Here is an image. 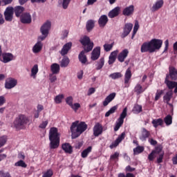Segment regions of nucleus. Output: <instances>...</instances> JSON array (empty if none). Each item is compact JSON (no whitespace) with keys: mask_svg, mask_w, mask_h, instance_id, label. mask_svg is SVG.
I'll use <instances>...</instances> for the list:
<instances>
[{"mask_svg":"<svg viewBox=\"0 0 177 177\" xmlns=\"http://www.w3.org/2000/svg\"><path fill=\"white\" fill-rule=\"evenodd\" d=\"M78 122V121L74 122L71 126L72 139H77L85 132L86 129H88V124L85 122H80L79 124Z\"/></svg>","mask_w":177,"mask_h":177,"instance_id":"obj_1","label":"nucleus"},{"mask_svg":"<svg viewBox=\"0 0 177 177\" xmlns=\"http://www.w3.org/2000/svg\"><path fill=\"white\" fill-rule=\"evenodd\" d=\"M50 149H57L60 145V134L57 128L52 127L49 131Z\"/></svg>","mask_w":177,"mask_h":177,"instance_id":"obj_2","label":"nucleus"},{"mask_svg":"<svg viewBox=\"0 0 177 177\" xmlns=\"http://www.w3.org/2000/svg\"><path fill=\"white\" fill-rule=\"evenodd\" d=\"M28 122H30V118L24 114H20L14 120L13 125L16 129H24Z\"/></svg>","mask_w":177,"mask_h":177,"instance_id":"obj_3","label":"nucleus"},{"mask_svg":"<svg viewBox=\"0 0 177 177\" xmlns=\"http://www.w3.org/2000/svg\"><path fill=\"white\" fill-rule=\"evenodd\" d=\"M52 24L50 21H46L44 23L40 28V32L43 36H39V39L44 41L49 34V30H50Z\"/></svg>","mask_w":177,"mask_h":177,"instance_id":"obj_4","label":"nucleus"},{"mask_svg":"<svg viewBox=\"0 0 177 177\" xmlns=\"http://www.w3.org/2000/svg\"><path fill=\"white\" fill-rule=\"evenodd\" d=\"M127 115H128V108L125 107L122 110L119 118L118 119V121L116 122L115 126L114 127L115 132H117V131L121 128V126L122 124H124V120H125Z\"/></svg>","mask_w":177,"mask_h":177,"instance_id":"obj_5","label":"nucleus"},{"mask_svg":"<svg viewBox=\"0 0 177 177\" xmlns=\"http://www.w3.org/2000/svg\"><path fill=\"white\" fill-rule=\"evenodd\" d=\"M80 42L84 46L85 52H91L93 49V44L91 42V39L88 36H84L80 40Z\"/></svg>","mask_w":177,"mask_h":177,"instance_id":"obj_6","label":"nucleus"},{"mask_svg":"<svg viewBox=\"0 0 177 177\" xmlns=\"http://www.w3.org/2000/svg\"><path fill=\"white\" fill-rule=\"evenodd\" d=\"M151 44V52L154 53L156 50H160L162 46V40L160 39H152L149 41Z\"/></svg>","mask_w":177,"mask_h":177,"instance_id":"obj_7","label":"nucleus"},{"mask_svg":"<svg viewBox=\"0 0 177 177\" xmlns=\"http://www.w3.org/2000/svg\"><path fill=\"white\" fill-rule=\"evenodd\" d=\"M169 77L171 78V81L175 82L177 80V69L174 66L169 67V74L166 75L165 84H167V81H171L169 80Z\"/></svg>","mask_w":177,"mask_h":177,"instance_id":"obj_8","label":"nucleus"},{"mask_svg":"<svg viewBox=\"0 0 177 177\" xmlns=\"http://www.w3.org/2000/svg\"><path fill=\"white\" fill-rule=\"evenodd\" d=\"M15 13V9L12 6L7 7L4 12V17L6 21H12L13 20V15Z\"/></svg>","mask_w":177,"mask_h":177,"instance_id":"obj_9","label":"nucleus"},{"mask_svg":"<svg viewBox=\"0 0 177 177\" xmlns=\"http://www.w3.org/2000/svg\"><path fill=\"white\" fill-rule=\"evenodd\" d=\"M132 28H133V24L131 23H127L123 27V31L120 35L121 38H127L132 31Z\"/></svg>","mask_w":177,"mask_h":177,"instance_id":"obj_10","label":"nucleus"},{"mask_svg":"<svg viewBox=\"0 0 177 177\" xmlns=\"http://www.w3.org/2000/svg\"><path fill=\"white\" fill-rule=\"evenodd\" d=\"M20 21L22 24H31V21H32L31 15L28 12L23 13L20 16Z\"/></svg>","mask_w":177,"mask_h":177,"instance_id":"obj_11","label":"nucleus"},{"mask_svg":"<svg viewBox=\"0 0 177 177\" xmlns=\"http://www.w3.org/2000/svg\"><path fill=\"white\" fill-rule=\"evenodd\" d=\"M93 135L95 138L100 136L103 133V126L100 122H97L93 129Z\"/></svg>","mask_w":177,"mask_h":177,"instance_id":"obj_12","label":"nucleus"},{"mask_svg":"<svg viewBox=\"0 0 177 177\" xmlns=\"http://www.w3.org/2000/svg\"><path fill=\"white\" fill-rule=\"evenodd\" d=\"M16 85H17V80L15 79L10 77V78H8L7 80H6V83H5L6 89H12V88H15Z\"/></svg>","mask_w":177,"mask_h":177,"instance_id":"obj_13","label":"nucleus"},{"mask_svg":"<svg viewBox=\"0 0 177 177\" xmlns=\"http://www.w3.org/2000/svg\"><path fill=\"white\" fill-rule=\"evenodd\" d=\"M3 59H1L0 62L3 63H9V62H12V60H15V56L13 54L10 53H4L1 55Z\"/></svg>","mask_w":177,"mask_h":177,"instance_id":"obj_14","label":"nucleus"},{"mask_svg":"<svg viewBox=\"0 0 177 177\" xmlns=\"http://www.w3.org/2000/svg\"><path fill=\"white\" fill-rule=\"evenodd\" d=\"M128 55H129V50L125 48L122 52H120L118 55V60L120 63H124L127 57H128Z\"/></svg>","mask_w":177,"mask_h":177,"instance_id":"obj_15","label":"nucleus"},{"mask_svg":"<svg viewBox=\"0 0 177 177\" xmlns=\"http://www.w3.org/2000/svg\"><path fill=\"white\" fill-rule=\"evenodd\" d=\"M140 52L141 53H146V52H149V53H153V51H151V46L150 44V41H145L142 44Z\"/></svg>","mask_w":177,"mask_h":177,"instance_id":"obj_16","label":"nucleus"},{"mask_svg":"<svg viewBox=\"0 0 177 177\" xmlns=\"http://www.w3.org/2000/svg\"><path fill=\"white\" fill-rule=\"evenodd\" d=\"M131 78H132V72L131 71V68H128L124 74L125 88H129V84H129V81L131 80Z\"/></svg>","mask_w":177,"mask_h":177,"instance_id":"obj_17","label":"nucleus"},{"mask_svg":"<svg viewBox=\"0 0 177 177\" xmlns=\"http://www.w3.org/2000/svg\"><path fill=\"white\" fill-rule=\"evenodd\" d=\"M150 131L146 129V128H142L141 131V135L140 136V140H142V142H146V140H147L148 138H150Z\"/></svg>","mask_w":177,"mask_h":177,"instance_id":"obj_18","label":"nucleus"},{"mask_svg":"<svg viewBox=\"0 0 177 177\" xmlns=\"http://www.w3.org/2000/svg\"><path fill=\"white\" fill-rule=\"evenodd\" d=\"M107 23H109V17L106 15H102L98 19V25L102 28L106 27Z\"/></svg>","mask_w":177,"mask_h":177,"instance_id":"obj_19","label":"nucleus"},{"mask_svg":"<svg viewBox=\"0 0 177 177\" xmlns=\"http://www.w3.org/2000/svg\"><path fill=\"white\" fill-rule=\"evenodd\" d=\"M100 57V47L95 48L91 53V60H97Z\"/></svg>","mask_w":177,"mask_h":177,"instance_id":"obj_20","label":"nucleus"},{"mask_svg":"<svg viewBox=\"0 0 177 177\" xmlns=\"http://www.w3.org/2000/svg\"><path fill=\"white\" fill-rule=\"evenodd\" d=\"M134 10H135V6H133V5H131L128 7H126L123 10L122 15L124 16H131V15H133Z\"/></svg>","mask_w":177,"mask_h":177,"instance_id":"obj_21","label":"nucleus"},{"mask_svg":"<svg viewBox=\"0 0 177 177\" xmlns=\"http://www.w3.org/2000/svg\"><path fill=\"white\" fill-rule=\"evenodd\" d=\"M120 10H121V8H120L119 6L115 7L109 12L108 14L109 17H110V19H114V17H117V16L120 15Z\"/></svg>","mask_w":177,"mask_h":177,"instance_id":"obj_22","label":"nucleus"},{"mask_svg":"<svg viewBox=\"0 0 177 177\" xmlns=\"http://www.w3.org/2000/svg\"><path fill=\"white\" fill-rule=\"evenodd\" d=\"M71 46H73V43L68 42L64 45L63 48L61 50L60 54L62 56H65L68 53V50L71 49Z\"/></svg>","mask_w":177,"mask_h":177,"instance_id":"obj_23","label":"nucleus"},{"mask_svg":"<svg viewBox=\"0 0 177 177\" xmlns=\"http://www.w3.org/2000/svg\"><path fill=\"white\" fill-rule=\"evenodd\" d=\"M118 50L113 51L109 57L108 63L109 65L113 64V63L115 62V60H117V55H118Z\"/></svg>","mask_w":177,"mask_h":177,"instance_id":"obj_24","label":"nucleus"},{"mask_svg":"<svg viewBox=\"0 0 177 177\" xmlns=\"http://www.w3.org/2000/svg\"><path fill=\"white\" fill-rule=\"evenodd\" d=\"M116 95H117V93H112L109 94L105 98L104 101L103 102V106H104V107H106V106H108L109 103H110V102H113V100H114Z\"/></svg>","mask_w":177,"mask_h":177,"instance_id":"obj_25","label":"nucleus"},{"mask_svg":"<svg viewBox=\"0 0 177 177\" xmlns=\"http://www.w3.org/2000/svg\"><path fill=\"white\" fill-rule=\"evenodd\" d=\"M116 95H117V93H112L109 94L105 98L104 101L103 102V106H104V107H106V106H108L109 103H110V102H113V100H114Z\"/></svg>","mask_w":177,"mask_h":177,"instance_id":"obj_26","label":"nucleus"},{"mask_svg":"<svg viewBox=\"0 0 177 177\" xmlns=\"http://www.w3.org/2000/svg\"><path fill=\"white\" fill-rule=\"evenodd\" d=\"M125 139V132H123L120 135L118 138L115 140L114 142L112 143V147H117L120 143L122 142Z\"/></svg>","mask_w":177,"mask_h":177,"instance_id":"obj_27","label":"nucleus"},{"mask_svg":"<svg viewBox=\"0 0 177 177\" xmlns=\"http://www.w3.org/2000/svg\"><path fill=\"white\" fill-rule=\"evenodd\" d=\"M165 84L167 86L168 89H174V88H175L174 93H177V82L167 80Z\"/></svg>","mask_w":177,"mask_h":177,"instance_id":"obj_28","label":"nucleus"},{"mask_svg":"<svg viewBox=\"0 0 177 177\" xmlns=\"http://www.w3.org/2000/svg\"><path fill=\"white\" fill-rule=\"evenodd\" d=\"M79 62L82 63V64H86L88 63V58H86V55H85V51L82 50L78 56Z\"/></svg>","mask_w":177,"mask_h":177,"instance_id":"obj_29","label":"nucleus"},{"mask_svg":"<svg viewBox=\"0 0 177 177\" xmlns=\"http://www.w3.org/2000/svg\"><path fill=\"white\" fill-rule=\"evenodd\" d=\"M151 124L154 128H158V127H162V125H164V120L162 118L153 119Z\"/></svg>","mask_w":177,"mask_h":177,"instance_id":"obj_30","label":"nucleus"},{"mask_svg":"<svg viewBox=\"0 0 177 177\" xmlns=\"http://www.w3.org/2000/svg\"><path fill=\"white\" fill-rule=\"evenodd\" d=\"M23 12H24V8L23 6H18L14 8V13H15L16 17H20L23 14Z\"/></svg>","mask_w":177,"mask_h":177,"instance_id":"obj_31","label":"nucleus"},{"mask_svg":"<svg viewBox=\"0 0 177 177\" xmlns=\"http://www.w3.org/2000/svg\"><path fill=\"white\" fill-rule=\"evenodd\" d=\"M42 42L41 41H37L35 46L32 48V52L33 53H39V52H41V50H42Z\"/></svg>","mask_w":177,"mask_h":177,"instance_id":"obj_32","label":"nucleus"},{"mask_svg":"<svg viewBox=\"0 0 177 177\" xmlns=\"http://www.w3.org/2000/svg\"><path fill=\"white\" fill-rule=\"evenodd\" d=\"M162 5H164V1L159 0L156 1V3L152 6V12H156L158 9H161V8H162Z\"/></svg>","mask_w":177,"mask_h":177,"instance_id":"obj_33","label":"nucleus"},{"mask_svg":"<svg viewBox=\"0 0 177 177\" xmlns=\"http://www.w3.org/2000/svg\"><path fill=\"white\" fill-rule=\"evenodd\" d=\"M95 28V21L89 19L86 24V28L88 32H91V30H93Z\"/></svg>","mask_w":177,"mask_h":177,"instance_id":"obj_34","label":"nucleus"},{"mask_svg":"<svg viewBox=\"0 0 177 177\" xmlns=\"http://www.w3.org/2000/svg\"><path fill=\"white\" fill-rule=\"evenodd\" d=\"M53 74H59L60 73V65L59 64H53L50 66Z\"/></svg>","mask_w":177,"mask_h":177,"instance_id":"obj_35","label":"nucleus"},{"mask_svg":"<svg viewBox=\"0 0 177 177\" xmlns=\"http://www.w3.org/2000/svg\"><path fill=\"white\" fill-rule=\"evenodd\" d=\"M62 147V150L65 151V153H68V154H71V153H73V147L68 143L63 144Z\"/></svg>","mask_w":177,"mask_h":177,"instance_id":"obj_36","label":"nucleus"},{"mask_svg":"<svg viewBox=\"0 0 177 177\" xmlns=\"http://www.w3.org/2000/svg\"><path fill=\"white\" fill-rule=\"evenodd\" d=\"M172 95H174V93H172V91H169L166 93V94L163 97V100L166 101V103H169L171 102V99H172Z\"/></svg>","mask_w":177,"mask_h":177,"instance_id":"obj_37","label":"nucleus"},{"mask_svg":"<svg viewBox=\"0 0 177 177\" xmlns=\"http://www.w3.org/2000/svg\"><path fill=\"white\" fill-rule=\"evenodd\" d=\"M143 151H145V147L143 146H137L133 149L134 156H138V154H140V153H143Z\"/></svg>","mask_w":177,"mask_h":177,"instance_id":"obj_38","label":"nucleus"},{"mask_svg":"<svg viewBox=\"0 0 177 177\" xmlns=\"http://www.w3.org/2000/svg\"><path fill=\"white\" fill-rule=\"evenodd\" d=\"M118 109V105L113 106L105 113V117H110V115H111V114H114Z\"/></svg>","mask_w":177,"mask_h":177,"instance_id":"obj_39","label":"nucleus"},{"mask_svg":"<svg viewBox=\"0 0 177 177\" xmlns=\"http://www.w3.org/2000/svg\"><path fill=\"white\" fill-rule=\"evenodd\" d=\"M162 151V147L158 146L155 148L153 151L149 156H155V154H158L159 156H162V153H160Z\"/></svg>","mask_w":177,"mask_h":177,"instance_id":"obj_40","label":"nucleus"},{"mask_svg":"<svg viewBox=\"0 0 177 177\" xmlns=\"http://www.w3.org/2000/svg\"><path fill=\"white\" fill-rule=\"evenodd\" d=\"M134 92H136L137 95H140L141 93H143L145 92V90L143 89L142 85L137 84L134 88Z\"/></svg>","mask_w":177,"mask_h":177,"instance_id":"obj_41","label":"nucleus"},{"mask_svg":"<svg viewBox=\"0 0 177 177\" xmlns=\"http://www.w3.org/2000/svg\"><path fill=\"white\" fill-rule=\"evenodd\" d=\"M38 64H35L33 66V67L31 69V75L30 77H32L33 78H36L37 74H38Z\"/></svg>","mask_w":177,"mask_h":177,"instance_id":"obj_42","label":"nucleus"},{"mask_svg":"<svg viewBox=\"0 0 177 177\" xmlns=\"http://www.w3.org/2000/svg\"><path fill=\"white\" fill-rule=\"evenodd\" d=\"M69 64H70V59H68V57H64L61 61L60 66L67 67Z\"/></svg>","mask_w":177,"mask_h":177,"instance_id":"obj_43","label":"nucleus"},{"mask_svg":"<svg viewBox=\"0 0 177 177\" xmlns=\"http://www.w3.org/2000/svg\"><path fill=\"white\" fill-rule=\"evenodd\" d=\"M96 66V70H102V68H103V66H104V58H100V60L97 62Z\"/></svg>","mask_w":177,"mask_h":177,"instance_id":"obj_44","label":"nucleus"},{"mask_svg":"<svg viewBox=\"0 0 177 177\" xmlns=\"http://www.w3.org/2000/svg\"><path fill=\"white\" fill-rule=\"evenodd\" d=\"M138 30H139V22L136 21L135 22V25L133 27V30L131 35V39H133V38H135V35H136V32H138Z\"/></svg>","mask_w":177,"mask_h":177,"instance_id":"obj_45","label":"nucleus"},{"mask_svg":"<svg viewBox=\"0 0 177 177\" xmlns=\"http://www.w3.org/2000/svg\"><path fill=\"white\" fill-rule=\"evenodd\" d=\"M6 142H8V136H0V149L6 145Z\"/></svg>","mask_w":177,"mask_h":177,"instance_id":"obj_46","label":"nucleus"},{"mask_svg":"<svg viewBox=\"0 0 177 177\" xmlns=\"http://www.w3.org/2000/svg\"><path fill=\"white\" fill-rule=\"evenodd\" d=\"M109 77L112 80H118V78L122 77V74L120 72H116L109 75Z\"/></svg>","mask_w":177,"mask_h":177,"instance_id":"obj_47","label":"nucleus"},{"mask_svg":"<svg viewBox=\"0 0 177 177\" xmlns=\"http://www.w3.org/2000/svg\"><path fill=\"white\" fill-rule=\"evenodd\" d=\"M63 99H64V95L60 94V95H57L55 97L54 100L57 104H60V103H62V101L63 100Z\"/></svg>","mask_w":177,"mask_h":177,"instance_id":"obj_48","label":"nucleus"},{"mask_svg":"<svg viewBox=\"0 0 177 177\" xmlns=\"http://www.w3.org/2000/svg\"><path fill=\"white\" fill-rule=\"evenodd\" d=\"M165 123L166 125L169 126L172 124V116L171 115H167L165 118H164Z\"/></svg>","mask_w":177,"mask_h":177,"instance_id":"obj_49","label":"nucleus"},{"mask_svg":"<svg viewBox=\"0 0 177 177\" xmlns=\"http://www.w3.org/2000/svg\"><path fill=\"white\" fill-rule=\"evenodd\" d=\"M53 176V170L51 169H48L46 171L43 172L42 177H52Z\"/></svg>","mask_w":177,"mask_h":177,"instance_id":"obj_50","label":"nucleus"},{"mask_svg":"<svg viewBox=\"0 0 177 177\" xmlns=\"http://www.w3.org/2000/svg\"><path fill=\"white\" fill-rule=\"evenodd\" d=\"M113 46H114V43H112L111 44H105L104 45V49L105 52H110L111 49H113Z\"/></svg>","mask_w":177,"mask_h":177,"instance_id":"obj_51","label":"nucleus"},{"mask_svg":"<svg viewBox=\"0 0 177 177\" xmlns=\"http://www.w3.org/2000/svg\"><path fill=\"white\" fill-rule=\"evenodd\" d=\"M133 111L136 113V114H139V113H142V106L139 104L135 105Z\"/></svg>","mask_w":177,"mask_h":177,"instance_id":"obj_52","label":"nucleus"},{"mask_svg":"<svg viewBox=\"0 0 177 177\" xmlns=\"http://www.w3.org/2000/svg\"><path fill=\"white\" fill-rule=\"evenodd\" d=\"M15 167H21L22 168H27V164L24 162L22 160L17 162L15 164Z\"/></svg>","mask_w":177,"mask_h":177,"instance_id":"obj_53","label":"nucleus"},{"mask_svg":"<svg viewBox=\"0 0 177 177\" xmlns=\"http://www.w3.org/2000/svg\"><path fill=\"white\" fill-rule=\"evenodd\" d=\"M73 100H74V99L73 98V97L72 96H69V97L66 98V104L70 106V107H71V106H73Z\"/></svg>","mask_w":177,"mask_h":177,"instance_id":"obj_54","label":"nucleus"},{"mask_svg":"<svg viewBox=\"0 0 177 177\" xmlns=\"http://www.w3.org/2000/svg\"><path fill=\"white\" fill-rule=\"evenodd\" d=\"M163 93H164V91L158 90L156 93L155 100L157 102V100H158L160 99V97H161V95H162Z\"/></svg>","mask_w":177,"mask_h":177,"instance_id":"obj_55","label":"nucleus"},{"mask_svg":"<svg viewBox=\"0 0 177 177\" xmlns=\"http://www.w3.org/2000/svg\"><path fill=\"white\" fill-rule=\"evenodd\" d=\"M13 0H0V6H5V5H9L12 3Z\"/></svg>","mask_w":177,"mask_h":177,"instance_id":"obj_56","label":"nucleus"},{"mask_svg":"<svg viewBox=\"0 0 177 177\" xmlns=\"http://www.w3.org/2000/svg\"><path fill=\"white\" fill-rule=\"evenodd\" d=\"M118 177H135V176L132 173H127L126 174L124 173H120L118 175Z\"/></svg>","mask_w":177,"mask_h":177,"instance_id":"obj_57","label":"nucleus"},{"mask_svg":"<svg viewBox=\"0 0 177 177\" xmlns=\"http://www.w3.org/2000/svg\"><path fill=\"white\" fill-rule=\"evenodd\" d=\"M92 151V147H88L82 152V156H88Z\"/></svg>","mask_w":177,"mask_h":177,"instance_id":"obj_58","label":"nucleus"},{"mask_svg":"<svg viewBox=\"0 0 177 177\" xmlns=\"http://www.w3.org/2000/svg\"><path fill=\"white\" fill-rule=\"evenodd\" d=\"M71 2V0H63L62 6L64 9H67L68 8V5Z\"/></svg>","mask_w":177,"mask_h":177,"instance_id":"obj_59","label":"nucleus"},{"mask_svg":"<svg viewBox=\"0 0 177 177\" xmlns=\"http://www.w3.org/2000/svg\"><path fill=\"white\" fill-rule=\"evenodd\" d=\"M71 107L73 109V110H74V111H77L78 109L81 107V104H80V103H75L74 104H72Z\"/></svg>","mask_w":177,"mask_h":177,"instance_id":"obj_60","label":"nucleus"},{"mask_svg":"<svg viewBox=\"0 0 177 177\" xmlns=\"http://www.w3.org/2000/svg\"><path fill=\"white\" fill-rule=\"evenodd\" d=\"M135 169H135V167H132L130 165L127 166L125 168L126 172H128L127 174H131V172H133Z\"/></svg>","mask_w":177,"mask_h":177,"instance_id":"obj_61","label":"nucleus"},{"mask_svg":"<svg viewBox=\"0 0 177 177\" xmlns=\"http://www.w3.org/2000/svg\"><path fill=\"white\" fill-rule=\"evenodd\" d=\"M5 103H6V98L5 97V96H0V107L3 106Z\"/></svg>","mask_w":177,"mask_h":177,"instance_id":"obj_62","label":"nucleus"},{"mask_svg":"<svg viewBox=\"0 0 177 177\" xmlns=\"http://www.w3.org/2000/svg\"><path fill=\"white\" fill-rule=\"evenodd\" d=\"M0 176L1 177H12L10 176V174H9L8 172L5 173L3 172V170L0 171Z\"/></svg>","mask_w":177,"mask_h":177,"instance_id":"obj_63","label":"nucleus"},{"mask_svg":"<svg viewBox=\"0 0 177 177\" xmlns=\"http://www.w3.org/2000/svg\"><path fill=\"white\" fill-rule=\"evenodd\" d=\"M47 126H48V121H44L39 124V128H41V129H45V128H46Z\"/></svg>","mask_w":177,"mask_h":177,"instance_id":"obj_64","label":"nucleus"}]
</instances>
